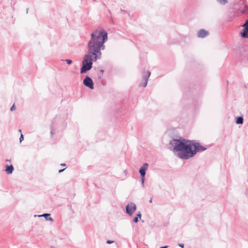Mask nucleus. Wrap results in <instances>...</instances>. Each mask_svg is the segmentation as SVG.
<instances>
[{"mask_svg":"<svg viewBox=\"0 0 248 248\" xmlns=\"http://www.w3.org/2000/svg\"><path fill=\"white\" fill-rule=\"evenodd\" d=\"M108 40V33L104 30H95L91 34V39L88 43V54L84 57L80 68V73H86L93 67V62L101 59V50L105 49L104 43Z\"/></svg>","mask_w":248,"mask_h":248,"instance_id":"1","label":"nucleus"},{"mask_svg":"<svg viewBox=\"0 0 248 248\" xmlns=\"http://www.w3.org/2000/svg\"><path fill=\"white\" fill-rule=\"evenodd\" d=\"M170 149L180 159L187 160L194 156L197 152L205 150L207 148L195 140L184 139H173L170 142Z\"/></svg>","mask_w":248,"mask_h":248,"instance_id":"2","label":"nucleus"},{"mask_svg":"<svg viewBox=\"0 0 248 248\" xmlns=\"http://www.w3.org/2000/svg\"><path fill=\"white\" fill-rule=\"evenodd\" d=\"M137 209L136 205L133 202L128 203L126 205V213L129 216H132Z\"/></svg>","mask_w":248,"mask_h":248,"instance_id":"3","label":"nucleus"},{"mask_svg":"<svg viewBox=\"0 0 248 248\" xmlns=\"http://www.w3.org/2000/svg\"><path fill=\"white\" fill-rule=\"evenodd\" d=\"M83 84L86 87H88L91 89H93V82L92 79L86 76L83 81Z\"/></svg>","mask_w":248,"mask_h":248,"instance_id":"4","label":"nucleus"},{"mask_svg":"<svg viewBox=\"0 0 248 248\" xmlns=\"http://www.w3.org/2000/svg\"><path fill=\"white\" fill-rule=\"evenodd\" d=\"M151 75V72L149 71L146 72V73L143 75L142 76V80L143 81V84L142 83H140V86L142 85L144 87H145L148 83V78Z\"/></svg>","mask_w":248,"mask_h":248,"instance_id":"5","label":"nucleus"},{"mask_svg":"<svg viewBox=\"0 0 248 248\" xmlns=\"http://www.w3.org/2000/svg\"><path fill=\"white\" fill-rule=\"evenodd\" d=\"M148 164L147 163H144L141 167L140 169L139 172L140 174L141 177H145L146 174V170L147 169Z\"/></svg>","mask_w":248,"mask_h":248,"instance_id":"6","label":"nucleus"},{"mask_svg":"<svg viewBox=\"0 0 248 248\" xmlns=\"http://www.w3.org/2000/svg\"><path fill=\"white\" fill-rule=\"evenodd\" d=\"M208 34L207 31L204 29H201L198 31L197 35L200 38H204Z\"/></svg>","mask_w":248,"mask_h":248,"instance_id":"7","label":"nucleus"},{"mask_svg":"<svg viewBox=\"0 0 248 248\" xmlns=\"http://www.w3.org/2000/svg\"><path fill=\"white\" fill-rule=\"evenodd\" d=\"M14 167L13 166V165H7L6 166V169H5V171L7 173V174H11L12 173L13 170H14Z\"/></svg>","mask_w":248,"mask_h":248,"instance_id":"8","label":"nucleus"},{"mask_svg":"<svg viewBox=\"0 0 248 248\" xmlns=\"http://www.w3.org/2000/svg\"><path fill=\"white\" fill-rule=\"evenodd\" d=\"M50 214L45 213V214H44L43 215L39 216V217H45V218L46 219V220L53 221V219L51 217H48L50 216Z\"/></svg>","mask_w":248,"mask_h":248,"instance_id":"9","label":"nucleus"},{"mask_svg":"<svg viewBox=\"0 0 248 248\" xmlns=\"http://www.w3.org/2000/svg\"><path fill=\"white\" fill-rule=\"evenodd\" d=\"M241 36L243 38H248V30H246L245 28L243 30V31L241 33Z\"/></svg>","mask_w":248,"mask_h":248,"instance_id":"10","label":"nucleus"},{"mask_svg":"<svg viewBox=\"0 0 248 248\" xmlns=\"http://www.w3.org/2000/svg\"><path fill=\"white\" fill-rule=\"evenodd\" d=\"M235 123L237 124H242L243 123V118L242 116L237 117Z\"/></svg>","mask_w":248,"mask_h":248,"instance_id":"11","label":"nucleus"},{"mask_svg":"<svg viewBox=\"0 0 248 248\" xmlns=\"http://www.w3.org/2000/svg\"><path fill=\"white\" fill-rule=\"evenodd\" d=\"M219 3L222 5H225L228 3L227 0H216Z\"/></svg>","mask_w":248,"mask_h":248,"instance_id":"12","label":"nucleus"},{"mask_svg":"<svg viewBox=\"0 0 248 248\" xmlns=\"http://www.w3.org/2000/svg\"><path fill=\"white\" fill-rule=\"evenodd\" d=\"M248 10V6L246 5L244 7V9L243 10H242L241 12L242 13V14H245L247 13Z\"/></svg>","mask_w":248,"mask_h":248,"instance_id":"13","label":"nucleus"},{"mask_svg":"<svg viewBox=\"0 0 248 248\" xmlns=\"http://www.w3.org/2000/svg\"><path fill=\"white\" fill-rule=\"evenodd\" d=\"M243 26L246 30H248V19L246 21Z\"/></svg>","mask_w":248,"mask_h":248,"instance_id":"14","label":"nucleus"},{"mask_svg":"<svg viewBox=\"0 0 248 248\" xmlns=\"http://www.w3.org/2000/svg\"><path fill=\"white\" fill-rule=\"evenodd\" d=\"M65 62H66V63H67V64H71V63H72V60H69V59H66V60H65Z\"/></svg>","mask_w":248,"mask_h":248,"instance_id":"15","label":"nucleus"},{"mask_svg":"<svg viewBox=\"0 0 248 248\" xmlns=\"http://www.w3.org/2000/svg\"><path fill=\"white\" fill-rule=\"evenodd\" d=\"M136 217H138V218H141V214L140 212H139L137 216H136Z\"/></svg>","mask_w":248,"mask_h":248,"instance_id":"16","label":"nucleus"},{"mask_svg":"<svg viewBox=\"0 0 248 248\" xmlns=\"http://www.w3.org/2000/svg\"><path fill=\"white\" fill-rule=\"evenodd\" d=\"M144 177H141V184H142V186L143 187L144 186Z\"/></svg>","mask_w":248,"mask_h":248,"instance_id":"17","label":"nucleus"},{"mask_svg":"<svg viewBox=\"0 0 248 248\" xmlns=\"http://www.w3.org/2000/svg\"><path fill=\"white\" fill-rule=\"evenodd\" d=\"M138 221H139V218H138V217H134V218L133 219V222L134 223H136Z\"/></svg>","mask_w":248,"mask_h":248,"instance_id":"18","label":"nucleus"},{"mask_svg":"<svg viewBox=\"0 0 248 248\" xmlns=\"http://www.w3.org/2000/svg\"><path fill=\"white\" fill-rule=\"evenodd\" d=\"M16 109V107L15 106V104L13 105L11 107L10 110L11 111H13Z\"/></svg>","mask_w":248,"mask_h":248,"instance_id":"19","label":"nucleus"},{"mask_svg":"<svg viewBox=\"0 0 248 248\" xmlns=\"http://www.w3.org/2000/svg\"><path fill=\"white\" fill-rule=\"evenodd\" d=\"M23 139H24L23 135L22 134H21L20 135V138H19V141H20V142H21V141L23 140Z\"/></svg>","mask_w":248,"mask_h":248,"instance_id":"20","label":"nucleus"},{"mask_svg":"<svg viewBox=\"0 0 248 248\" xmlns=\"http://www.w3.org/2000/svg\"><path fill=\"white\" fill-rule=\"evenodd\" d=\"M113 242H114L113 241H111V240H108L107 241V243L108 244L113 243Z\"/></svg>","mask_w":248,"mask_h":248,"instance_id":"21","label":"nucleus"},{"mask_svg":"<svg viewBox=\"0 0 248 248\" xmlns=\"http://www.w3.org/2000/svg\"><path fill=\"white\" fill-rule=\"evenodd\" d=\"M178 246L181 247V248H184V244H182V243H179L178 244Z\"/></svg>","mask_w":248,"mask_h":248,"instance_id":"22","label":"nucleus"},{"mask_svg":"<svg viewBox=\"0 0 248 248\" xmlns=\"http://www.w3.org/2000/svg\"><path fill=\"white\" fill-rule=\"evenodd\" d=\"M65 169H61L59 170V173L62 172Z\"/></svg>","mask_w":248,"mask_h":248,"instance_id":"23","label":"nucleus"},{"mask_svg":"<svg viewBox=\"0 0 248 248\" xmlns=\"http://www.w3.org/2000/svg\"><path fill=\"white\" fill-rule=\"evenodd\" d=\"M100 72L101 73V75H103V72H104V70H100Z\"/></svg>","mask_w":248,"mask_h":248,"instance_id":"24","label":"nucleus"},{"mask_svg":"<svg viewBox=\"0 0 248 248\" xmlns=\"http://www.w3.org/2000/svg\"><path fill=\"white\" fill-rule=\"evenodd\" d=\"M102 75H99V76H98V78H99V79H101V78H102Z\"/></svg>","mask_w":248,"mask_h":248,"instance_id":"25","label":"nucleus"},{"mask_svg":"<svg viewBox=\"0 0 248 248\" xmlns=\"http://www.w3.org/2000/svg\"><path fill=\"white\" fill-rule=\"evenodd\" d=\"M160 248H168V246H164V247H161Z\"/></svg>","mask_w":248,"mask_h":248,"instance_id":"26","label":"nucleus"},{"mask_svg":"<svg viewBox=\"0 0 248 248\" xmlns=\"http://www.w3.org/2000/svg\"><path fill=\"white\" fill-rule=\"evenodd\" d=\"M61 165L62 166H66V164L65 163H62V164H61Z\"/></svg>","mask_w":248,"mask_h":248,"instance_id":"27","label":"nucleus"},{"mask_svg":"<svg viewBox=\"0 0 248 248\" xmlns=\"http://www.w3.org/2000/svg\"><path fill=\"white\" fill-rule=\"evenodd\" d=\"M149 202L150 203H152V199L151 198L150 200H149Z\"/></svg>","mask_w":248,"mask_h":248,"instance_id":"28","label":"nucleus"},{"mask_svg":"<svg viewBox=\"0 0 248 248\" xmlns=\"http://www.w3.org/2000/svg\"><path fill=\"white\" fill-rule=\"evenodd\" d=\"M28 9H27V13H28Z\"/></svg>","mask_w":248,"mask_h":248,"instance_id":"29","label":"nucleus"},{"mask_svg":"<svg viewBox=\"0 0 248 248\" xmlns=\"http://www.w3.org/2000/svg\"><path fill=\"white\" fill-rule=\"evenodd\" d=\"M93 0L94 1H96V0Z\"/></svg>","mask_w":248,"mask_h":248,"instance_id":"30","label":"nucleus"}]
</instances>
